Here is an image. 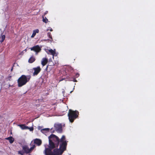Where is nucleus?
Listing matches in <instances>:
<instances>
[{"mask_svg": "<svg viewBox=\"0 0 155 155\" xmlns=\"http://www.w3.org/2000/svg\"><path fill=\"white\" fill-rule=\"evenodd\" d=\"M70 78V76H66V78Z\"/></svg>", "mask_w": 155, "mask_h": 155, "instance_id": "a878e982", "label": "nucleus"}, {"mask_svg": "<svg viewBox=\"0 0 155 155\" xmlns=\"http://www.w3.org/2000/svg\"><path fill=\"white\" fill-rule=\"evenodd\" d=\"M18 153L20 154L21 155H23V151L21 150L19 151H18Z\"/></svg>", "mask_w": 155, "mask_h": 155, "instance_id": "a211bd4d", "label": "nucleus"}, {"mask_svg": "<svg viewBox=\"0 0 155 155\" xmlns=\"http://www.w3.org/2000/svg\"><path fill=\"white\" fill-rule=\"evenodd\" d=\"M31 51H33L35 52L36 54H37L38 52L41 51V48L38 45H36L30 48Z\"/></svg>", "mask_w": 155, "mask_h": 155, "instance_id": "39448f33", "label": "nucleus"}, {"mask_svg": "<svg viewBox=\"0 0 155 155\" xmlns=\"http://www.w3.org/2000/svg\"><path fill=\"white\" fill-rule=\"evenodd\" d=\"M54 127L55 130L58 132H61L62 131V126L61 124H55Z\"/></svg>", "mask_w": 155, "mask_h": 155, "instance_id": "423d86ee", "label": "nucleus"}, {"mask_svg": "<svg viewBox=\"0 0 155 155\" xmlns=\"http://www.w3.org/2000/svg\"><path fill=\"white\" fill-rule=\"evenodd\" d=\"M28 129H29L30 131H32L33 130V127H30V128L29 127V128Z\"/></svg>", "mask_w": 155, "mask_h": 155, "instance_id": "5701e85b", "label": "nucleus"}, {"mask_svg": "<svg viewBox=\"0 0 155 155\" xmlns=\"http://www.w3.org/2000/svg\"><path fill=\"white\" fill-rule=\"evenodd\" d=\"M35 59L33 56H31L28 60V61L29 63H32L35 61Z\"/></svg>", "mask_w": 155, "mask_h": 155, "instance_id": "ddd939ff", "label": "nucleus"}, {"mask_svg": "<svg viewBox=\"0 0 155 155\" xmlns=\"http://www.w3.org/2000/svg\"><path fill=\"white\" fill-rule=\"evenodd\" d=\"M65 79V78H61L59 80V81H63V80Z\"/></svg>", "mask_w": 155, "mask_h": 155, "instance_id": "412c9836", "label": "nucleus"}, {"mask_svg": "<svg viewBox=\"0 0 155 155\" xmlns=\"http://www.w3.org/2000/svg\"><path fill=\"white\" fill-rule=\"evenodd\" d=\"M6 139L9 140V142L11 143H12L14 141V138L11 136L6 138Z\"/></svg>", "mask_w": 155, "mask_h": 155, "instance_id": "9b49d317", "label": "nucleus"}, {"mask_svg": "<svg viewBox=\"0 0 155 155\" xmlns=\"http://www.w3.org/2000/svg\"><path fill=\"white\" fill-rule=\"evenodd\" d=\"M78 114L79 112L78 111H73L69 109L68 116L70 121L71 123L73 122L74 120L78 117Z\"/></svg>", "mask_w": 155, "mask_h": 155, "instance_id": "7ed1b4c3", "label": "nucleus"}, {"mask_svg": "<svg viewBox=\"0 0 155 155\" xmlns=\"http://www.w3.org/2000/svg\"><path fill=\"white\" fill-rule=\"evenodd\" d=\"M48 62V59L45 58H43L41 61V64L43 66H45Z\"/></svg>", "mask_w": 155, "mask_h": 155, "instance_id": "1a4fd4ad", "label": "nucleus"}, {"mask_svg": "<svg viewBox=\"0 0 155 155\" xmlns=\"http://www.w3.org/2000/svg\"><path fill=\"white\" fill-rule=\"evenodd\" d=\"M71 81H73L74 82H76L77 81L76 80L75 78H71V80H70Z\"/></svg>", "mask_w": 155, "mask_h": 155, "instance_id": "6ab92c4d", "label": "nucleus"}, {"mask_svg": "<svg viewBox=\"0 0 155 155\" xmlns=\"http://www.w3.org/2000/svg\"><path fill=\"white\" fill-rule=\"evenodd\" d=\"M30 155V154H29V155Z\"/></svg>", "mask_w": 155, "mask_h": 155, "instance_id": "c756f323", "label": "nucleus"}, {"mask_svg": "<svg viewBox=\"0 0 155 155\" xmlns=\"http://www.w3.org/2000/svg\"><path fill=\"white\" fill-rule=\"evenodd\" d=\"M35 147V145H33L30 149L27 145H24L22 146V150H24V153L27 154L30 153Z\"/></svg>", "mask_w": 155, "mask_h": 155, "instance_id": "20e7f679", "label": "nucleus"}, {"mask_svg": "<svg viewBox=\"0 0 155 155\" xmlns=\"http://www.w3.org/2000/svg\"><path fill=\"white\" fill-rule=\"evenodd\" d=\"M47 35L48 37L52 39V37L51 34L50 32H48L47 33Z\"/></svg>", "mask_w": 155, "mask_h": 155, "instance_id": "f3484780", "label": "nucleus"}, {"mask_svg": "<svg viewBox=\"0 0 155 155\" xmlns=\"http://www.w3.org/2000/svg\"><path fill=\"white\" fill-rule=\"evenodd\" d=\"M34 143L38 146H40L42 143L41 140L38 139H35L34 140Z\"/></svg>", "mask_w": 155, "mask_h": 155, "instance_id": "6e6552de", "label": "nucleus"}, {"mask_svg": "<svg viewBox=\"0 0 155 155\" xmlns=\"http://www.w3.org/2000/svg\"><path fill=\"white\" fill-rule=\"evenodd\" d=\"M19 126L20 128L23 130L27 129L29 128V127H28L26 126L24 124H20L19 125Z\"/></svg>", "mask_w": 155, "mask_h": 155, "instance_id": "f8f14e48", "label": "nucleus"}, {"mask_svg": "<svg viewBox=\"0 0 155 155\" xmlns=\"http://www.w3.org/2000/svg\"><path fill=\"white\" fill-rule=\"evenodd\" d=\"M43 21L45 23H47L48 21V19L46 17H44L45 16L42 15Z\"/></svg>", "mask_w": 155, "mask_h": 155, "instance_id": "dca6fc26", "label": "nucleus"}, {"mask_svg": "<svg viewBox=\"0 0 155 155\" xmlns=\"http://www.w3.org/2000/svg\"><path fill=\"white\" fill-rule=\"evenodd\" d=\"M34 70V72L33 73V75H37L40 72L41 69L40 66H38L36 68H33Z\"/></svg>", "mask_w": 155, "mask_h": 155, "instance_id": "0eeeda50", "label": "nucleus"}, {"mask_svg": "<svg viewBox=\"0 0 155 155\" xmlns=\"http://www.w3.org/2000/svg\"><path fill=\"white\" fill-rule=\"evenodd\" d=\"M50 30L51 31H53V29H52V28H51V29H50Z\"/></svg>", "mask_w": 155, "mask_h": 155, "instance_id": "393cba45", "label": "nucleus"}, {"mask_svg": "<svg viewBox=\"0 0 155 155\" xmlns=\"http://www.w3.org/2000/svg\"><path fill=\"white\" fill-rule=\"evenodd\" d=\"M47 40H46V39H45L44 40V41H46Z\"/></svg>", "mask_w": 155, "mask_h": 155, "instance_id": "bb28decb", "label": "nucleus"}, {"mask_svg": "<svg viewBox=\"0 0 155 155\" xmlns=\"http://www.w3.org/2000/svg\"><path fill=\"white\" fill-rule=\"evenodd\" d=\"M49 130V128H46L43 129L41 130V131H44V130L48 131Z\"/></svg>", "mask_w": 155, "mask_h": 155, "instance_id": "aec40b11", "label": "nucleus"}, {"mask_svg": "<svg viewBox=\"0 0 155 155\" xmlns=\"http://www.w3.org/2000/svg\"><path fill=\"white\" fill-rule=\"evenodd\" d=\"M48 12V11H46L44 13V14L43 15L44 16H45V15H46Z\"/></svg>", "mask_w": 155, "mask_h": 155, "instance_id": "b1692460", "label": "nucleus"}, {"mask_svg": "<svg viewBox=\"0 0 155 155\" xmlns=\"http://www.w3.org/2000/svg\"><path fill=\"white\" fill-rule=\"evenodd\" d=\"M49 52L51 53V54L53 56H54L55 54V50H53L52 49H51L48 50Z\"/></svg>", "mask_w": 155, "mask_h": 155, "instance_id": "2eb2a0df", "label": "nucleus"}, {"mask_svg": "<svg viewBox=\"0 0 155 155\" xmlns=\"http://www.w3.org/2000/svg\"><path fill=\"white\" fill-rule=\"evenodd\" d=\"M79 76V74L78 73H77L75 74V78H78Z\"/></svg>", "mask_w": 155, "mask_h": 155, "instance_id": "4be33fe9", "label": "nucleus"}, {"mask_svg": "<svg viewBox=\"0 0 155 155\" xmlns=\"http://www.w3.org/2000/svg\"><path fill=\"white\" fill-rule=\"evenodd\" d=\"M31 78L30 75L26 76L22 75L17 80L18 86L19 87H21L25 85L28 82Z\"/></svg>", "mask_w": 155, "mask_h": 155, "instance_id": "f03ea898", "label": "nucleus"}, {"mask_svg": "<svg viewBox=\"0 0 155 155\" xmlns=\"http://www.w3.org/2000/svg\"><path fill=\"white\" fill-rule=\"evenodd\" d=\"M5 36L4 35H1V36L0 37V42L1 43H2L3 42L5 38Z\"/></svg>", "mask_w": 155, "mask_h": 155, "instance_id": "4468645a", "label": "nucleus"}, {"mask_svg": "<svg viewBox=\"0 0 155 155\" xmlns=\"http://www.w3.org/2000/svg\"><path fill=\"white\" fill-rule=\"evenodd\" d=\"M12 70H13V68H12V69H11V71H12Z\"/></svg>", "mask_w": 155, "mask_h": 155, "instance_id": "cd10ccee", "label": "nucleus"}, {"mask_svg": "<svg viewBox=\"0 0 155 155\" xmlns=\"http://www.w3.org/2000/svg\"><path fill=\"white\" fill-rule=\"evenodd\" d=\"M47 68H48V66L47 67V68H46V69H47Z\"/></svg>", "mask_w": 155, "mask_h": 155, "instance_id": "c85d7f7f", "label": "nucleus"}, {"mask_svg": "<svg viewBox=\"0 0 155 155\" xmlns=\"http://www.w3.org/2000/svg\"><path fill=\"white\" fill-rule=\"evenodd\" d=\"M39 30L38 29H36L33 31V33L31 37L32 38H34L35 35L36 33H38Z\"/></svg>", "mask_w": 155, "mask_h": 155, "instance_id": "9d476101", "label": "nucleus"}, {"mask_svg": "<svg viewBox=\"0 0 155 155\" xmlns=\"http://www.w3.org/2000/svg\"><path fill=\"white\" fill-rule=\"evenodd\" d=\"M48 148H45L44 153L45 155H61L66 150L67 142L64 135L60 139L54 134L48 137Z\"/></svg>", "mask_w": 155, "mask_h": 155, "instance_id": "f257e3e1", "label": "nucleus"}]
</instances>
